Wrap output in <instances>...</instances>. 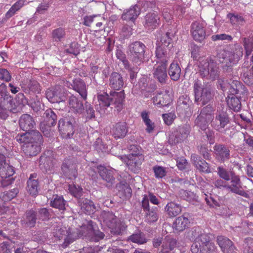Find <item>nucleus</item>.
<instances>
[{"instance_id": "f257e3e1", "label": "nucleus", "mask_w": 253, "mask_h": 253, "mask_svg": "<svg viewBox=\"0 0 253 253\" xmlns=\"http://www.w3.org/2000/svg\"><path fill=\"white\" fill-rule=\"evenodd\" d=\"M54 236L59 240H64L62 246L66 248L78 238L84 236L86 239L90 241L98 242L104 238V234L94 227L92 222L88 221L86 225H84L80 228V233L73 232L67 230L65 227L58 228L54 233Z\"/></svg>"}, {"instance_id": "f03ea898", "label": "nucleus", "mask_w": 253, "mask_h": 253, "mask_svg": "<svg viewBox=\"0 0 253 253\" xmlns=\"http://www.w3.org/2000/svg\"><path fill=\"white\" fill-rule=\"evenodd\" d=\"M188 238L193 242L191 246L192 253H216L217 248L211 241L209 234L199 228H192L188 233Z\"/></svg>"}, {"instance_id": "7ed1b4c3", "label": "nucleus", "mask_w": 253, "mask_h": 253, "mask_svg": "<svg viewBox=\"0 0 253 253\" xmlns=\"http://www.w3.org/2000/svg\"><path fill=\"white\" fill-rule=\"evenodd\" d=\"M15 139L19 143L23 144L22 149L28 157L36 156L41 151V146L43 143L42 134L35 130L19 133L16 136Z\"/></svg>"}, {"instance_id": "20e7f679", "label": "nucleus", "mask_w": 253, "mask_h": 253, "mask_svg": "<svg viewBox=\"0 0 253 253\" xmlns=\"http://www.w3.org/2000/svg\"><path fill=\"white\" fill-rule=\"evenodd\" d=\"M200 48L194 46L191 51V56L194 60H199L198 71L202 78L214 80L219 77V71L217 64L213 60L208 57H199Z\"/></svg>"}, {"instance_id": "39448f33", "label": "nucleus", "mask_w": 253, "mask_h": 253, "mask_svg": "<svg viewBox=\"0 0 253 253\" xmlns=\"http://www.w3.org/2000/svg\"><path fill=\"white\" fill-rule=\"evenodd\" d=\"M146 47L140 42L131 43L128 47L127 54L129 59L135 65H140L144 62Z\"/></svg>"}, {"instance_id": "423d86ee", "label": "nucleus", "mask_w": 253, "mask_h": 253, "mask_svg": "<svg viewBox=\"0 0 253 253\" xmlns=\"http://www.w3.org/2000/svg\"><path fill=\"white\" fill-rule=\"evenodd\" d=\"M193 87L195 102H201L205 105L213 98V94L211 89L208 86L204 87L200 81H195Z\"/></svg>"}, {"instance_id": "0eeeda50", "label": "nucleus", "mask_w": 253, "mask_h": 253, "mask_svg": "<svg viewBox=\"0 0 253 253\" xmlns=\"http://www.w3.org/2000/svg\"><path fill=\"white\" fill-rule=\"evenodd\" d=\"M243 54L242 47L235 44L231 51H226L223 54L222 60L220 62L226 67H230L236 64Z\"/></svg>"}, {"instance_id": "6e6552de", "label": "nucleus", "mask_w": 253, "mask_h": 253, "mask_svg": "<svg viewBox=\"0 0 253 253\" xmlns=\"http://www.w3.org/2000/svg\"><path fill=\"white\" fill-rule=\"evenodd\" d=\"M191 126L188 124H183L176 127L169 135V142L176 145L185 140L189 135Z\"/></svg>"}, {"instance_id": "1a4fd4ad", "label": "nucleus", "mask_w": 253, "mask_h": 253, "mask_svg": "<svg viewBox=\"0 0 253 253\" xmlns=\"http://www.w3.org/2000/svg\"><path fill=\"white\" fill-rule=\"evenodd\" d=\"M213 111L214 108L211 105L204 107L195 121V125L202 130H205L208 126L209 123L214 118Z\"/></svg>"}, {"instance_id": "9d476101", "label": "nucleus", "mask_w": 253, "mask_h": 253, "mask_svg": "<svg viewBox=\"0 0 253 253\" xmlns=\"http://www.w3.org/2000/svg\"><path fill=\"white\" fill-rule=\"evenodd\" d=\"M67 91L61 85H56L46 91V98L52 103L64 102L67 99Z\"/></svg>"}, {"instance_id": "9b49d317", "label": "nucleus", "mask_w": 253, "mask_h": 253, "mask_svg": "<svg viewBox=\"0 0 253 253\" xmlns=\"http://www.w3.org/2000/svg\"><path fill=\"white\" fill-rule=\"evenodd\" d=\"M125 159L128 169L134 173H137L139 171L144 159L143 155L139 151L138 153H132L127 157L125 156Z\"/></svg>"}, {"instance_id": "f8f14e48", "label": "nucleus", "mask_w": 253, "mask_h": 253, "mask_svg": "<svg viewBox=\"0 0 253 253\" xmlns=\"http://www.w3.org/2000/svg\"><path fill=\"white\" fill-rule=\"evenodd\" d=\"M14 173L13 167L9 164L0 166V187H5L11 184L14 181L11 176Z\"/></svg>"}, {"instance_id": "ddd939ff", "label": "nucleus", "mask_w": 253, "mask_h": 253, "mask_svg": "<svg viewBox=\"0 0 253 253\" xmlns=\"http://www.w3.org/2000/svg\"><path fill=\"white\" fill-rule=\"evenodd\" d=\"M206 24L204 22L195 21L191 26V33L193 38L197 42H202L207 36Z\"/></svg>"}, {"instance_id": "4468645a", "label": "nucleus", "mask_w": 253, "mask_h": 253, "mask_svg": "<svg viewBox=\"0 0 253 253\" xmlns=\"http://www.w3.org/2000/svg\"><path fill=\"white\" fill-rule=\"evenodd\" d=\"M230 179L231 180L230 184H227V190L247 197L248 194L242 188V183L239 176L235 174L234 172H232Z\"/></svg>"}, {"instance_id": "2eb2a0df", "label": "nucleus", "mask_w": 253, "mask_h": 253, "mask_svg": "<svg viewBox=\"0 0 253 253\" xmlns=\"http://www.w3.org/2000/svg\"><path fill=\"white\" fill-rule=\"evenodd\" d=\"M229 123L228 115L224 112H219L215 115V118L211 120V126L215 130L223 132L225 126Z\"/></svg>"}, {"instance_id": "dca6fc26", "label": "nucleus", "mask_w": 253, "mask_h": 253, "mask_svg": "<svg viewBox=\"0 0 253 253\" xmlns=\"http://www.w3.org/2000/svg\"><path fill=\"white\" fill-rule=\"evenodd\" d=\"M66 85L78 92L83 100H86L87 96V86L82 80L79 78L75 79L73 80L72 83H70L69 81H67Z\"/></svg>"}, {"instance_id": "f3484780", "label": "nucleus", "mask_w": 253, "mask_h": 253, "mask_svg": "<svg viewBox=\"0 0 253 253\" xmlns=\"http://www.w3.org/2000/svg\"><path fill=\"white\" fill-rule=\"evenodd\" d=\"M74 121L71 122L68 119H60L58 123L59 130L63 138H70L75 132Z\"/></svg>"}, {"instance_id": "a211bd4d", "label": "nucleus", "mask_w": 253, "mask_h": 253, "mask_svg": "<svg viewBox=\"0 0 253 253\" xmlns=\"http://www.w3.org/2000/svg\"><path fill=\"white\" fill-rule=\"evenodd\" d=\"M56 162L55 155L53 152L50 150H47L40 158L39 163L41 169H44L45 170L51 169Z\"/></svg>"}, {"instance_id": "6ab92c4d", "label": "nucleus", "mask_w": 253, "mask_h": 253, "mask_svg": "<svg viewBox=\"0 0 253 253\" xmlns=\"http://www.w3.org/2000/svg\"><path fill=\"white\" fill-rule=\"evenodd\" d=\"M61 168L62 172L66 178L73 179L77 177V165L71 160L65 159Z\"/></svg>"}, {"instance_id": "aec40b11", "label": "nucleus", "mask_w": 253, "mask_h": 253, "mask_svg": "<svg viewBox=\"0 0 253 253\" xmlns=\"http://www.w3.org/2000/svg\"><path fill=\"white\" fill-rule=\"evenodd\" d=\"M167 65L166 63H157L153 67V77L161 84H165L168 79L167 72Z\"/></svg>"}, {"instance_id": "412c9836", "label": "nucleus", "mask_w": 253, "mask_h": 253, "mask_svg": "<svg viewBox=\"0 0 253 253\" xmlns=\"http://www.w3.org/2000/svg\"><path fill=\"white\" fill-rule=\"evenodd\" d=\"M143 211L145 213L146 220L149 222H154L157 221L159 218L157 213L158 208L156 207H150L149 204L147 201L143 202V205L141 206Z\"/></svg>"}, {"instance_id": "4be33fe9", "label": "nucleus", "mask_w": 253, "mask_h": 253, "mask_svg": "<svg viewBox=\"0 0 253 253\" xmlns=\"http://www.w3.org/2000/svg\"><path fill=\"white\" fill-rule=\"evenodd\" d=\"M128 132V127L125 122H119L113 125L111 128V134L116 139L125 137Z\"/></svg>"}, {"instance_id": "5701e85b", "label": "nucleus", "mask_w": 253, "mask_h": 253, "mask_svg": "<svg viewBox=\"0 0 253 253\" xmlns=\"http://www.w3.org/2000/svg\"><path fill=\"white\" fill-rule=\"evenodd\" d=\"M68 103L70 110L76 114H82L84 110L83 102L74 95L69 96Z\"/></svg>"}, {"instance_id": "b1692460", "label": "nucleus", "mask_w": 253, "mask_h": 253, "mask_svg": "<svg viewBox=\"0 0 253 253\" xmlns=\"http://www.w3.org/2000/svg\"><path fill=\"white\" fill-rule=\"evenodd\" d=\"M160 23V18L156 11L148 13L145 17L144 26L149 29H155Z\"/></svg>"}, {"instance_id": "393cba45", "label": "nucleus", "mask_w": 253, "mask_h": 253, "mask_svg": "<svg viewBox=\"0 0 253 253\" xmlns=\"http://www.w3.org/2000/svg\"><path fill=\"white\" fill-rule=\"evenodd\" d=\"M155 54L157 63L168 64V61L171 56L169 50L164 45H158L156 48Z\"/></svg>"}, {"instance_id": "a878e982", "label": "nucleus", "mask_w": 253, "mask_h": 253, "mask_svg": "<svg viewBox=\"0 0 253 253\" xmlns=\"http://www.w3.org/2000/svg\"><path fill=\"white\" fill-rule=\"evenodd\" d=\"M140 13V7L138 4L130 6L124 10L121 18L123 20L134 21Z\"/></svg>"}, {"instance_id": "bb28decb", "label": "nucleus", "mask_w": 253, "mask_h": 253, "mask_svg": "<svg viewBox=\"0 0 253 253\" xmlns=\"http://www.w3.org/2000/svg\"><path fill=\"white\" fill-rule=\"evenodd\" d=\"M214 151L216 158L220 162H224L229 159L230 156V150L224 145H215Z\"/></svg>"}, {"instance_id": "cd10ccee", "label": "nucleus", "mask_w": 253, "mask_h": 253, "mask_svg": "<svg viewBox=\"0 0 253 253\" xmlns=\"http://www.w3.org/2000/svg\"><path fill=\"white\" fill-rule=\"evenodd\" d=\"M19 124L21 129L26 132H30V130L34 127L36 123L33 118L29 114L22 115L19 120Z\"/></svg>"}, {"instance_id": "c85d7f7f", "label": "nucleus", "mask_w": 253, "mask_h": 253, "mask_svg": "<svg viewBox=\"0 0 253 253\" xmlns=\"http://www.w3.org/2000/svg\"><path fill=\"white\" fill-rule=\"evenodd\" d=\"M217 242L224 253H235V248L228 238L219 236L217 237Z\"/></svg>"}, {"instance_id": "c756f323", "label": "nucleus", "mask_w": 253, "mask_h": 253, "mask_svg": "<svg viewBox=\"0 0 253 253\" xmlns=\"http://www.w3.org/2000/svg\"><path fill=\"white\" fill-rule=\"evenodd\" d=\"M111 98V103L114 105L118 111H120L124 105L125 97L124 90L120 92L111 91L110 92Z\"/></svg>"}, {"instance_id": "7c9ffc66", "label": "nucleus", "mask_w": 253, "mask_h": 253, "mask_svg": "<svg viewBox=\"0 0 253 253\" xmlns=\"http://www.w3.org/2000/svg\"><path fill=\"white\" fill-rule=\"evenodd\" d=\"M124 84V81L121 75L117 72H113L109 77L108 85L112 89L119 90Z\"/></svg>"}, {"instance_id": "2f4dec72", "label": "nucleus", "mask_w": 253, "mask_h": 253, "mask_svg": "<svg viewBox=\"0 0 253 253\" xmlns=\"http://www.w3.org/2000/svg\"><path fill=\"white\" fill-rule=\"evenodd\" d=\"M21 88L26 93H40L41 88L39 83L34 80H27L21 84Z\"/></svg>"}, {"instance_id": "473e14b6", "label": "nucleus", "mask_w": 253, "mask_h": 253, "mask_svg": "<svg viewBox=\"0 0 253 253\" xmlns=\"http://www.w3.org/2000/svg\"><path fill=\"white\" fill-rule=\"evenodd\" d=\"M191 160L194 165L199 171L205 173L211 172L209 164L199 156L196 154L192 155Z\"/></svg>"}, {"instance_id": "72a5a7b5", "label": "nucleus", "mask_w": 253, "mask_h": 253, "mask_svg": "<svg viewBox=\"0 0 253 253\" xmlns=\"http://www.w3.org/2000/svg\"><path fill=\"white\" fill-rule=\"evenodd\" d=\"M37 177V173H32L27 181V190L32 196H35L38 193L39 182Z\"/></svg>"}, {"instance_id": "f704fd0d", "label": "nucleus", "mask_w": 253, "mask_h": 253, "mask_svg": "<svg viewBox=\"0 0 253 253\" xmlns=\"http://www.w3.org/2000/svg\"><path fill=\"white\" fill-rule=\"evenodd\" d=\"M38 219L36 212L33 210L27 211L22 220L21 222L23 225L29 227H34Z\"/></svg>"}, {"instance_id": "c9c22d12", "label": "nucleus", "mask_w": 253, "mask_h": 253, "mask_svg": "<svg viewBox=\"0 0 253 253\" xmlns=\"http://www.w3.org/2000/svg\"><path fill=\"white\" fill-rule=\"evenodd\" d=\"M97 170L101 178L106 182L112 184L115 178L112 170L107 169L105 167L100 165L97 166Z\"/></svg>"}, {"instance_id": "e433bc0d", "label": "nucleus", "mask_w": 253, "mask_h": 253, "mask_svg": "<svg viewBox=\"0 0 253 253\" xmlns=\"http://www.w3.org/2000/svg\"><path fill=\"white\" fill-rule=\"evenodd\" d=\"M230 83V88L229 91L232 95L234 94H244L248 92V90L246 87L237 80L231 81Z\"/></svg>"}, {"instance_id": "4c0bfd02", "label": "nucleus", "mask_w": 253, "mask_h": 253, "mask_svg": "<svg viewBox=\"0 0 253 253\" xmlns=\"http://www.w3.org/2000/svg\"><path fill=\"white\" fill-rule=\"evenodd\" d=\"M153 103L155 105L161 106H167L171 102V98L168 93L161 92L156 95L153 98Z\"/></svg>"}, {"instance_id": "58836bf2", "label": "nucleus", "mask_w": 253, "mask_h": 253, "mask_svg": "<svg viewBox=\"0 0 253 253\" xmlns=\"http://www.w3.org/2000/svg\"><path fill=\"white\" fill-rule=\"evenodd\" d=\"M165 209L169 217H174L181 212L182 207L177 203L170 202L168 203Z\"/></svg>"}, {"instance_id": "ea45409f", "label": "nucleus", "mask_w": 253, "mask_h": 253, "mask_svg": "<svg viewBox=\"0 0 253 253\" xmlns=\"http://www.w3.org/2000/svg\"><path fill=\"white\" fill-rule=\"evenodd\" d=\"M181 72V68L177 62H173L170 64L169 69V74L172 80L178 81L180 77Z\"/></svg>"}, {"instance_id": "a19ab883", "label": "nucleus", "mask_w": 253, "mask_h": 253, "mask_svg": "<svg viewBox=\"0 0 253 253\" xmlns=\"http://www.w3.org/2000/svg\"><path fill=\"white\" fill-rule=\"evenodd\" d=\"M44 121L48 127L54 126L56 124L57 116L50 109H47L44 113Z\"/></svg>"}, {"instance_id": "79ce46f5", "label": "nucleus", "mask_w": 253, "mask_h": 253, "mask_svg": "<svg viewBox=\"0 0 253 253\" xmlns=\"http://www.w3.org/2000/svg\"><path fill=\"white\" fill-rule=\"evenodd\" d=\"M80 202L82 211L86 214H90L95 211V205L91 200L87 199H82Z\"/></svg>"}, {"instance_id": "37998d69", "label": "nucleus", "mask_w": 253, "mask_h": 253, "mask_svg": "<svg viewBox=\"0 0 253 253\" xmlns=\"http://www.w3.org/2000/svg\"><path fill=\"white\" fill-rule=\"evenodd\" d=\"M177 103V110L179 111H184L185 112L192 105V101L187 96L182 95L179 98Z\"/></svg>"}, {"instance_id": "c03bdc74", "label": "nucleus", "mask_w": 253, "mask_h": 253, "mask_svg": "<svg viewBox=\"0 0 253 253\" xmlns=\"http://www.w3.org/2000/svg\"><path fill=\"white\" fill-rule=\"evenodd\" d=\"M0 108H6L7 110L16 109V105L12 97L9 94L4 97L0 98Z\"/></svg>"}, {"instance_id": "a18cd8bd", "label": "nucleus", "mask_w": 253, "mask_h": 253, "mask_svg": "<svg viewBox=\"0 0 253 253\" xmlns=\"http://www.w3.org/2000/svg\"><path fill=\"white\" fill-rule=\"evenodd\" d=\"M97 97L100 107H108L111 104L110 94L109 95L105 92L99 93Z\"/></svg>"}, {"instance_id": "49530a36", "label": "nucleus", "mask_w": 253, "mask_h": 253, "mask_svg": "<svg viewBox=\"0 0 253 253\" xmlns=\"http://www.w3.org/2000/svg\"><path fill=\"white\" fill-rule=\"evenodd\" d=\"M176 241L171 238H165L162 246V253H169L175 247Z\"/></svg>"}, {"instance_id": "de8ad7c7", "label": "nucleus", "mask_w": 253, "mask_h": 253, "mask_svg": "<svg viewBox=\"0 0 253 253\" xmlns=\"http://www.w3.org/2000/svg\"><path fill=\"white\" fill-rule=\"evenodd\" d=\"M189 223V220L188 218L184 216H181L176 219L174 225L176 230L181 231L187 227Z\"/></svg>"}, {"instance_id": "09e8293b", "label": "nucleus", "mask_w": 253, "mask_h": 253, "mask_svg": "<svg viewBox=\"0 0 253 253\" xmlns=\"http://www.w3.org/2000/svg\"><path fill=\"white\" fill-rule=\"evenodd\" d=\"M66 202L62 196L56 195L50 201V205L52 207L58 209L59 210L65 209Z\"/></svg>"}, {"instance_id": "8fccbe9b", "label": "nucleus", "mask_w": 253, "mask_h": 253, "mask_svg": "<svg viewBox=\"0 0 253 253\" xmlns=\"http://www.w3.org/2000/svg\"><path fill=\"white\" fill-rule=\"evenodd\" d=\"M128 240L138 244H143L147 242L145 235L141 232L133 233L128 237Z\"/></svg>"}, {"instance_id": "3c124183", "label": "nucleus", "mask_w": 253, "mask_h": 253, "mask_svg": "<svg viewBox=\"0 0 253 253\" xmlns=\"http://www.w3.org/2000/svg\"><path fill=\"white\" fill-rule=\"evenodd\" d=\"M227 103L229 107L235 112H239L241 109V103L238 97L232 96L228 98Z\"/></svg>"}, {"instance_id": "603ef678", "label": "nucleus", "mask_w": 253, "mask_h": 253, "mask_svg": "<svg viewBox=\"0 0 253 253\" xmlns=\"http://www.w3.org/2000/svg\"><path fill=\"white\" fill-rule=\"evenodd\" d=\"M141 116L143 122L146 126V131L149 133L153 131L155 127L154 123L150 119L148 113L146 111H143L141 114Z\"/></svg>"}, {"instance_id": "864d4df0", "label": "nucleus", "mask_w": 253, "mask_h": 253, "mask_svg": "<svg viewBox=\"0 0 253 253\" xmlns=\"http://www.w3.org/2000/svg\"><path fill=\"white\" fill-rule=\"evenodd\" d=\"M243 44L245 50V57L250 56L253 49V38H244Z\"/></svg>"}, {"instance_id": "5fc2aeb1", "label": "nucleus", "mask_w": 253, "mask_h": 253, "mask_svg": "<svg viewBox=\"0 0 253 253\" xmlns=\"http://www.w3.org/2000/svg\"><path fill=\"white\" fill-rule=\"evenodd\" d=\"M117 187L120 192H121L126 198L131 196V189L126 182H121L117 185Z\"/></svg>"}, {"instance_id": "6e6d98bb", "label": "nucleus", "mask_w": 253, "mask_h": 253, "mask_svg": "<svg viewBox=\"0 0 253 253\" xmlns=\"http://www.w3.org/2000/svg\"><path fill=\"white\" fill-rule=\"evenodd\" d=\"M228 17L233 25H243L245 23L244 18L241 15L235 13H229Z\"/></svg>"}, {"instance_id": "4d7b16f0", "label": "nucleus", "mask_w": 253, "mask_h": 253, "mask_svg": "<svg viewBox=\"0 0 253 253\" xmlns=\"http://www.w3.org/2000/svg\"><path fill=\"white\" fill-rule=\"evenodd\" d=\"M85 112L84 113V116L85 117L86 120L94 119L95 117V111L93 109V107L88 102H86L84 104Z\"/></svg>"}, {"instance_id": "13d9d810", "label": "nucleus", "mask_w": 253, "mask_h": 253, "mask_svg": "<svg viewBox=\"0 0 253 253\" xmlns=\"http://www.w3.org/2000/svg\"><path fill=\"white\" fill-rule=\"evenodd\" d=\"M68 190L73 196L77 198H80L83 195V189L78 185L70 184L68 185Z\"/></svg>"}, {"instance_id": "bf43d9fd", "label": "nucleus", "mask_w": 253, "mask_h": 253, "mask_svg": "<svg viewBox=\"0 0 253 253\" xmlns=\"http://www.w3.org/2000/svg\"><path fill=\"white\" fill-rule=\"evenodd\" d=\"M148 85L147 80L145 77L141 78L137 84H136L133 87L132 90L135 93L136 91H142L145 90Z\"/></svg>"}, {"instance_id": "052dcab7", "label": "nucleus", "mask_w": 253, "mask_h": 253, "mask_svg": "<svg viewBox=\"0 0 253 253\" xmlns=\"http://www.w3.org/2000/svg\"><path fill=\"white\" fill-rule=\"evenodd\" d=\"M217 174L219 176L225 181H229L231 178V172L233 171H228L223 167H218L217 168Z\"/></svg>"}, {"instance_id": "680f3d73", "label": "nucleus", "mask_w": 253, "mask_h": 253, "mask_svg": "<svg viewBox=\"0 0 253 253\" xmlns=\"http://www.w3.org/2000/svg\"><path fill=\"white\" fill-rule=\"evenodd\" d=\"M18 193V189L17 188H14L11 190L4 192L1 197L4 201H10L16 196Z\"/></svg>"}, {"instance_id": "e2e57ef3", "label": "nucleus", "mask_w": 253, "mask_h": 253, "mask_svg": "<svg viewBox=\"0 0 253 253\" xmlns=\"http://www.w3.org/2000/svg\"><path fill=\"white\" fill-rule=\"evenodd\" d=\"M38 219L41 220H46L49 218V212L46 208H40L36 211Z\"/></svg>"}, {"instance_id": "0e129e2a", "label": "nucleus", "mask_w": 253, "mask_h": 253, "mask_svg": "<svg viewBox=\"0 0 253 253\" xmlns=\"http://www.w3.org/2000/svg\"><path fill=\"white\" fill-rule=\"evenodd\" d=\"M179 195L182 199L186 201H191L195 198V195L193 192L184 189L179 191Z\"/></svg>"}, {"instance_id": "69168bd1", "label": "nucleus", "mask_w": 253, "mask_h": 253, "mask_svg": "<svg viewBox=\"0 0 253 253\" xmlns=\"http://www.w3.org/2000/svg\"><path fill=\"white\" fill-rule=\"evenodd\" d=\"M243 81L248 85H253V66L250 70L249 72L245 73L243 75Z\"/></svg>"}, {"instance_id": "338daca9", "label": "nucleus", "mask_w": 253, "mask_h": 253, "mask_svg": "<svg viewBox=\"0 0 253 253\" xmlns=\"http://www.w3.org/2000/svg\"><path fill=\"white\" fill-rule=\"evenodd\" d=\"M52 36L53 39L55 41H60L65 36V31L61 28H57L53 31Z\"/></svg>"}, {"instance_id": "774afa93", "label": "nucleus", "mask_w": 253, "mask_h": 253, "mask_svg": "<svg viewBox=\"0 0 253 253\" xmlns=\"http://www.w3.org/2000/svg\"><path fill=\"white\" fill-rule=\"evenodd\" d=\"M155 177L157 178H162L166 175V169L165 168L156 166L153 168Z\"/></svg>"}]
</instances>
